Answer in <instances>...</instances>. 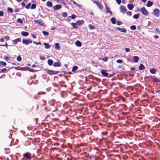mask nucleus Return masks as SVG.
<instances>
[{"instance_id":"nucleus-1","label":"nucleus","mask_w":160,"mask_h":160,"mask_svg":"<svg viewBox=\"0 0 160 160\" xmlns=\"http://www.w3.org/2000/svg\"><path fill=\"white\" fill-rule=\"evenodd\" d=\"M32 41L30 39H23L22 40V43L24 44H25L26 45L28 44L29 43H32Z\"/></svg>"},{"instance_id":"nucleus-2","label":"nucleus","mask_w":160,"mask_h":160,"mask_svg":"<svg viewBox=\"0 0 160 160\" xmlns=\"http://www.w3.org/2000/svg\"><path fill=\"white\" fill-rule=\"evenodd\" d=\"M47 72L50 75H54L56 74L59 73V72L58 71H54L52 70H47Z\"/></svg>"},{"instance_id":"nucleus-3","label":"nucleus","mask_w":160,"mask_h":160,"mask_svg":"<svg viewBox=\"0 0 160 160\" xmlns=\"http://www.w3.org/2000/svg\"><path fill=\"white\" fill-rule=\"evenodd\" d=\"M34 22L37 24H38L41 26H43L44 25V23L41 19H39L37 20H34Z\"/></svg>"},{"instance_id":"nucleus-4","label":"nucleus","mask_w":160,"mask_h":160,"mask_svg":"<svg viewBox=\"0 0 160 160\" xmlns=\"http://www.w3.org/2000/svg\"><path fill=\"white\" fill-rule=\"evenodd\" d=\"M140 11L142 13L145 15H147L148 14V12L146 10L144 7H142L141 8Z\"/></svg>"},{"instance_id":"nucleus-5","label":"nucleus","mask_w":160,"mask_h":160,"mask_svg":"<svg viewBox=\"0 0 160 160\" xmlns=\"http://www.w3.org/2000/svg\"><path fill=\"white\" fill-rule=\"evenodd\" d=\"M31 154L29 152H26L23 154V157L24 158H25L29 160L31 159Z\"/></svg>"},{"instance_id":"nucleus-6","label":"nucleus","mask_w":160,"mask_h":160,"mask_svg":"<svg viewBox=\"0 0 160 160\" xmlns=\"http://www.w3.org/2000/svg\"><path fill=\"white\" fill-rule=\"evenodd\" d=\"M120 12L123 13H125L127 11V9L126 7L122 5L120 6Z\"/></svg>"},{"instance_id":"nucleus-7","label":"nucleus","mask_w":160,"mask_h":160,"mask_svg":"<svg viewBox=\"0 0 160 160\" xmlns=\"http://www.w3.org/2000/svg\"><path fill=\"white\" fill-rule=\"evenodd\" d=\"M27 67H21L19 66L15 67L14 68L16 70L21 71H26Z\"/></svg>"},{"instance_id":"nucleus-8","label":"nucleus","mask_w":160,"mask_h":160,"mask_svg":"<svg viewBox=\"0 0 160 160\" xmlns=\"http://www.w3.org/2000/svg\"><path fill=\"white\" fill-rule=\"evenodd\" d=\"M106 71L107 70L104 69H102L101 70V74L105 77H107L108 76V74L106 72Z\"/></svg>"},{"instance_id":"nucleus-9","label":"nucleus","mask_w":160,"mask_h":160,"mask_svg":"<svg viewBox=\"0 0 160 160\" xmlns=\"http://www.w3.org/2000/svg\"><path fill=\"white\" fill-rule=\"evenodd\" d=\"M105 9L106 12L107 13H109L110 15H112V12L110 10V9L108 7L106 4H105Z\"/></svg>"},{"instance_id":"nucleus-10","label":"nucleus","mask_w":160,"mask_h":160,"mask_svg":"<svg viewBox=\"0 0 160 160\" xmlns=\"http://www.w3.org/2000/svg\"><path fill=\"white\" fill-rule=\"evenodd\" d=\"M94 3L95 4H96L98 8L100 9H102L103 8L102 7L101 4L100 2H98L97 1H94Z\"/></svg>"},{"instance_id":"nucleus-11","label":"nucleus","mask_w":160,"mask_h":160,"mask_svg":"<svg viewBox=\"0 0 160 160\" xmlns=\"http://www.w3.org/2000/svg\"><path fill=\"white\" fill-rule=\"evenodd\" d=\"M154 14L157 17H158L159 15V11L158 9H155L153 11Z\"/></svg>"},{"instance_id":"nucleus-12","label":"nucleus","mask_w":160,"mask_h":160,"mask_svg":"<svg viewBox=\"0 0 160 160\" xmlns=\"http://www.w3.org/2000/svg\"><path fill=\"white\" fill-rule=\"evenodd\" d=\"M62 8V6L60 5H57L55 6H54L53 7V9L55 10H58L60 8Z\"/></svg>"},{"instance_id":"nucleus-13","label":"nucleus","mask_w":160,"mask_h":160,"mask_svg":"<svg viewBox=\"0 0 160 160\" xmlns=\"http://www.w3.org/2000/svg\"><path fill=\"white\" fill-rule=\"evenodd\" d=\"M116 29L122 32H127V30L126 29L122 28H120L119 27H118L116 28Z\"/></svg>"},{"instance_id":"nucleus-14","label":"nucleus","mask_w":160,"mask_h":160,"mask_svg":"<svg viewBox=\"0 0 160 160\" xmlns=\"http://www.w3.org/2000/svg\"><path fill=\"white\" fill-rule=\"evenodd\" d=\"M21 38H18L13 41V42L15 44H16L18 42L21 41Z\"/></svg>"},{"instance_id":"nucleus-15","label":"nucleus","mask_w":160,"mask_h":160,"mask_svg":"<svg viewBox=\"0 0 160 160\" xmlns=\"http://www.w3.org/2000/svg\"><path fill=\"white\" fill-rule=\"evenodd\" d=\"M21 34L22 36L26 37L29 35V33L27 32L22 31L21 32Z\"/></svg>"},{"instance_id":"nucleus-16","label":"nucleus","mask_w":160,"mask_h":160,"mask_svg":"<svg viewBox=\"0 0 160 160\" xmlns=\"http://www.w3.org/2000/svg\"><path fill=\"white\" fill-rule=\"evenodd\" d=\"M139 58L138 56H134L133 58V60L135 62H138L139 60Z\"/></svg>"},{"instance_id":"nucleus-17","label":"nucleus","mask_w":160,"mask_h":160,"mask_svg":"<svg viewBox=\"0 0 160 160\" xmlns=\"http://www.w3.org/2000/svg\"><path fill=\"white\" fill-rule=\"evenodd\" d=\"M127 7L129 9L132 10L134 8V6L132 4H128L127 5Z\"/></svg>"},{"instance_id":"nucleus-18","label":"nucleus","mask_w":160,"mask_h":160,"mask_svg":"<svg viewBox=\"0 0 160 160\" xmlns=\"http://www.w3.org/2000/svg\"><path fill=\"white\" fill-rule=\"evenodd\" d=\"M46 5L48 7H52V4L51 2L48 1L46 3Z\"/></svg>"},{"instance_id":"nucleus-19","label":"nucleus","mask_w":160,"mask_h":160,"mask_svg":"<svg viewBox=\"0 0 160 160\" xmlns=\"http://www.w3.org/2000/svg\"><path fill=\"white\" fill-rule=\"evenodd\" d=\"M28 70L29 72H35L37 71V70L33 69L31 68H29V67H27V70Z\"/></svg>"},{"instance_id":"nucleus-20","label":"nucleus","mask_w":160,"mask_h":160,"mask_svg":"<svg viewBox=\"0 0 160 160\" xmlns=\"http://www.w3.org/2000/svg\"><path fill=\"white\" fill-rule=\"evenodd\" d=\"M150 72L152 74H155L157 72V70L154 68H151L150 70Z\"/></svg>"},{"instance_id":"nucleus-21","label":"nucleus","mask_w":160,"mask_h":160,"mask_svg":"<svg viewBox=\"0 0 160 160\" xmlns=\"http://www.w3.org/2000/svg\"><path fill=\"white\" fill-rule=\"evenodd\" d=\"M75 45L78 47H80L82 45V43L81 42L78 40H77L75 42Z\"/></svg>"},{"instance_id":"nucleus-22","label":"nucleus","mask_w":160,"mask_h":160,"mask_svg":"<svg viewBox=\"0 0 160 160\" xmlns=\"http://www.w3.org/2000/svg\"><path fill=\"white\" fill-rule=\"evenodd\" d=\"M138 68L139 70H142L145 69V67L142 64H141Z\"/></svg>"},{"instance_id":"nucleus-23","label":"nucleus","mask_w":160,"mask_h":160,"mask_svg":"<svg viewBox=\"0 0 160 160\" xmlns=\"http://www.w3.org/2000/svg\"><path fill=\"white\" fill-rule=\"evenodd\" d=\"M48 63L49 66H51L53 64V61L51 59H48Z\"/></svg>"},{"instance_id":"nucleus-24","label":"nucleus","mask_w":160,"mask_h":160,"mask_svg":"<svg viewBox=\"0 0 160 160\" xmlns=\"http://www.w3.org/2000/svg\"><path fill=\"white\" fill-rule=\"evenodd\" d=\"M110 20L112 23L113 24H115L116 22V19L115 18L112 17L110 19Z\"/></svg>"},{"instance_id":"nucleus-25","label":"nucleus","mask_w":160,"mask_h":160,"mask_svg":"<svg viewBox=\"0 0 160 160\" xmlns=\"http://www.w3.org/2000/svg\"><path fill=\"white\" fill-rule=\"evenodd\" d=\"M55 48L56 49L59 50L60 49L59 44L58 43H56L55 44Z\"/></svg>"},{"instance_id":"nucleus-26","label":"nucleus","mask_w":160,"mask_h":160,"mask_svg":"<svg viewBox=\"0 0 160 160\" xmlns=\"http://www.w3.org/2000/svg\"><path fill=\"white\" fill-rule=\"evenodd\" d=\"M78 68V67L77 66H74L72 68V72H75L76 70H77Z\"/></svg>"},{"instance_id":"nucleus-27","label":"nucleus","mask_w":160,"mask_h":160,"mask_svg":"<svg viewBox=\"0 0 160 160\" xmlns=\"http://www.w3.org/2000/svg\"><path fill=\"white\" fill-rule=\"evenodd\" d=\"M147 2L146 5L148 7H150L153 4V3L150 1H148Z\"/></svg>"},{"instance_id":"nucleus-28","label":"nucleus","mask_w":160,"mask_h":160,"mask_svg":"<svg viewBox=\"0 0 160 160\" xmlns=\"http://www.w3.org/2000/svg\"><path fill=\"white\" fill-rule=\"evenodd\" d=\"M53 66L55 67H59L60 66V65L59 63L58 62H55L54 63Z\"/></svg>"},{"instance_id":"nucleus-29","label":"nucleus","mask_w":160,"mask_h":160,"mask_svg":"<svg viewBox=\"0 0 160 160\" xmlns=\"http://www.w3.org/2000/svg\"><path fill=\"white\" fill-rule=\"evenodd\" d=\"M139 16H140L139 14L138 13L136 14H135V15H134L133 16V18L135 19H137L139 18Z\"/></svg>"},{"instance_id":"nucleus-30","label":"nucleus","mask_w":160,"mask_h":160,"mask_svg":"<svg viewBox=\"0 0 160 160\" xmlns=\"http://www.w3.org/2000/svg\"><path fill=\"white\" fill-rule=\"evenodd\" d=\"M88 27L89 28L91 29H95V27L92 25L91 24H89Z\"/></svg>"},{"instance_id":"nucleus-31","label":"nucleus","mask_w":160,"mask_h":160,"mask_svg":"<svg viewBox=\"0 0 160 160\" xmlns=\"http://www.w3.org/2000/svg\"><path fill=\"white\" fill-rule=\"evenodd\" d=\"M75 23L77 25H80L82 24V23L81 22V21L80 20L77 21Z\"/></svg>"},{"instance_id":"nucleus-32","label":"nucleus","mask_w":160,"mask_h":160,"mask_svg":"<svg viewBox=\"0 0 160 160\" xmlns=\"http://www.w3.org/2000/svg\"><path fill=\"white\" fill-rule=\"evenodd\" d=\"M22 59L21 55L18 56L17 58V60L18 62H20L22 60Z\"/></svg>"},{"instance_id":"nucleus-33","label":"nucleus","mask_w":160,"mask_h":160,"mask_svg":"<svg viewBox=\"0 0 160 160\" xmlns=\"http://www.w3.org/2000/svg\"><path fill=\"white\" fill-rule=\"evenodd\" d=\"M0 64L1 65L3 66H5L7 64L6 62H3L2 61H0Z\"/></svg>"},{"instance_id":"nucleus-34","label":"nucleus","mask_w":160,"mask_h":160,"mask_svg":"<svg viewBox=\"0 0 160 160\" xmlns=\"http://www.w3.org/2000/svg\"><path fill=\"white\" fill-rule=\"evenodd\" d=\"M43 44L45 45L46 48L48 49L49 48V45L48 44L46 43H44Z\"/></svg>"},{"instance_id":"nucleus-35","label":"nucleus","mask_w":160,"mask_h":160,"mask_svg":"<svg viewBox=\"0 0 160 160\" xmlns=\"http://www.w3.org/2000/svg\"><path fill=\"white\" fill-rule=\"evenodd\" d=\"M7 11L10 13H12L13 12V9L10 8H8Z\"/></svg>"},{"instance_id":"nucleus-36","label":"nucleus","mask_w":160,"mask_h":160,"mask_svg":"<svg viewBox=\"0 0 160 160\" xmlns=\"http://www.w3.org/2000/svg\"><path fill=\"white\" fill-rule=\"evenodd\" d=\"M131 29L132 30H135L136 29V27L135 25L131 26L130 27Z\"/></svg>"},{"instance_id":"nucleus-37","label":"nucleus","mask_w":160,"mask_h":160,"mask_svg":"<svg viewBox=\"0 0 160 160\" xmlns=\"http://www.w3.org/2000/svg\"><path fill=\"white\" fill-rule=\"evenodd\" d=\"M36 7V5L35 4H32L31 7V9H35Z\"/></svg>"},{"instance_id":"nucleus-38","label":"nucleus","mask_w":160,"mask_h":160,"mask_svg":"<svg viewBox=\"0 0 160 160\" xmlns=\"http://www.w3.org/2000/svg\"><path fill=\"white\" fill-rule=\"evenodd\" d=\"M62 15L64 17H66L67 16V13L66 12H63L62 13Z\"/></svg>"},{"instance_id":"nucleus-39","label":"nucleus","mask_w":160,"mask_h":160,"mask_svg":"<svg viewBox=\"0 0 160 160\" xmlns=\"http://www.w3.org/2000/svg\"><path fill=\"white\" fill-rule=\"evenodd\" d=\"M76 23L74 22L71 23V24L73 28H78L75 26Z\"/></svg>"},{"instance_id":"nucleus-40","label":"nucleus","mask_w":160,"mask_h":160,"mask_svg":"<svg viewBox=\"0 0 160 160\" xmlns=\"http://www.w3.org/2000/svg\"><path fill=\"white\" fill-rule=\"evenodd\" d=\"M42 33L45 36H47L49 35L48 32L46 31H43Z\"/></svg>"},{"instance_id":"nucleus-41","label":"nucleus","mask_w":160,"mask_h":160,"mask_svg":"<svg viewBox=\"0 0 160 160\" xmlns=\"http://www.w3.org/2000/svg\"><path fill=\"white\" fill-rule=\"evenodd\" d=\"M153 80L155 82H158L160 81V80L157 78H154Z\"/></svg>"},{"instance_id":"nucleus-42","label":"nucleus","mask_w":160,"mask_h":160,"mask_svg":"<svg viewBox=\"0 0 160 160\" xmlns=\"http://www.w3.org/2000/svg\"><path fill=\"white\" fill-rule=\"evenodd\" d=\"M17 21L18 22L20 23H23V21L22 20V19L21 18H18L17 19Z\"/></svg>"},{"instance_id":"nucleus-43","label":"nucleus","mask_w":160,"mask_h":160,"mask_svg":"<svg viewBox=\"0 0 160 160\" xmlns=\"http://www.w3.org/2000/svg\"><path fill=\"white\" fill-rule=\"evenodd\" d=\"M4 58L5 60H8L10 59V58L9 57L5 56L4 57Z\"/></svg>"},{"instance_id":"nucleus-44","label":"nucleus","mask_w":160,"mask_h":160,"mask_svg":"<svg viewBox=\"0 0 160 160\" xmlns=\"http://www.w3.org/2000/svg\"><path fill=\"white\" fill-rule=\"evenodd\" d=\"M102 60L104 62H107L108 60V58L107 57H105L103 58L102 59Z\"/></svg>"},{"instance_id":"nucleus-45","label":"nucleus","mask_w":160,"mask_h":160,"mask_svg":"<svg viewBox=\"0 0 160 160\" xmlns=\"http://www.w3.org/2000/svg\"><path fill=\"white\" fill-rule=\"evenodd\" d=\"M126 14L128 16H131L132 15V12L128 11L127 12Z\"/></svg>"},{"instance_id":"nucleus-46","label":"nucleus","mask_w":160,"mask_h":160,"mask_svg":"<svg viewBox=\"0 0 160 160\" xmlns=\"http://www.w3.org/2000/svg\"><path fill=\"white\" fill-rule=\"evenodd\" d=\"M40 58L42 60H44L45 59V58L43 56L41 55L40 56Z\"/></svg>"},{"instance_id":"nucleus-47","label":"nucleus","mask_w":160,"mask_h":160,"mask_svg":"<svg viewBox=\"0 0 160 160\" xmlns=\"http://www.w3.org/2000/svg\"><path fill=\"white\" fill-rule=\"evenodd\" d=\"M31 5V3H29L28 5H27V6H26V8L27 9H29V8L30 6Z\"/></svg>"},{"instance_id":"nucleus-48","label":"nucleus","mask_w":160,"mask_h":160,"mask_svg":"<svg viewBox=\"0 0 160 160\" xmlns=\"http://www.w3.org/2000/svg\"><path fill=\"white\" fill-rule=\"evenodd\" d=\"M116 62L118 63H122L123 61L121 59H119L117 60Z\"/></svg>"},{"instance_id":"nucleus-49","label":"nucleus","mask_w":160,"mask_h":160,"mask_svg":"<svg viewBox=\"0 0 160 160\" xmlns=\"http://www.w3.org/2000/svg\"><path fill=\"white\" fill-rule=\"evenodd\" d=\"M72 1L74 5H76L79 7H80V5L78 4L75 1L73 0H72Z\"/></svg>"},{"instance_id":"nucleus-50","label":"nucleus","mask_w":160,"mask_h":160,"mask_svg":"<svg viewBox=\"0 0 160 160\" xmlns=\"http://www.w3.org/2000/svg\"><path fill=\"white\" fill-rule=\"evenodd\" d=\"M71 18L72 19H74L76 17V16L75 14H72V15L71 16Z\"/></svg>"},{"instance_id":"nucleus-51","label":"nucleus","mask_w":160,"mask_h":160,"mask_svg":"<svg viewBox=\"0 0 160 160\" xmlns=\"http://www.w3.org/2000/svg\"><path fill=\"white\" fill-rule=\"evenodd\" d=\"M5 39L7 40H8L9 39V37L8 36H6L4 37Z\"/></svg>"},{"instance_id":"nucleus-52","label":"nucleus","mask_w":160,"mask_h":160,"mask_svg":"<svg viewBox=\"0 0 160 160\" xmlns=\"http://www.w3.org/2000/svg\"><path fill=\"white\" fill-rule=\"evenodd\" d=\"M116 1L118 5L120 4L121 3V0H116Z\"/></svg>"},{"instance_id":"nucleus-53","label":"nucleus","mask_w":160,"mask_h":160,"mask_svg":"<svg viewBox=\"0 0 160 160\" xmlns=\"http://www.w3.org/2000/svg\"><path fill=\"white\" fill-rule=\"evenodd\" d=\"M7 70V69L5 68H2L1 70V71L2 72H4L5 71H6Z\"/></svg>"},{"instance_id":"nucleus-54","label":"nucleus","mask_w":160,"mask_h":160,"mask_svg":"<svg viewBox=\"0 0 160 160\" xmlns=\"http://www.w3.org/2000/svg\"><path fill=\"white\" fill-rule=\"evenodd\" d=\"M3 14H4L3 12L2 11H0V16L2 17L3 16Z\"/></svg>"},{"instance_id":"nucleus-55","label":"nucleus","mask_w":160,"mask_h":160,"mask_svg":"<svg viewBox=\"0 0 160 160\" xmlns=\"http://www.w3.org/2000/svg\"><path fill=\"white\" fill-rule=\"evenodd\" d=\"M122 23V22L120 21L117 22V24L118 25H120Z\"/></svg>"},{"instance_id":"nucleus-56","label":"nucleus","mask_w":160,"mask_h":160,"mask_svg":"<svg viewBox=\"0 0 160 160\" xmlns=\"http://www.w3.org/2000/svg\"><path fill=\"white\" fill-rule=\"evenodd\" d=\"M31 36L34 38H36V37L34 34H32Z\"/></svg>"},{"instance_id":"nucleus-57","label":"nucleus","mask_w":160,"mask_h":160,"mask_svg":"<svg viewBox=\"0 0 160 160\" xmlns=\"http://www.w3.org/2000/svg\"><path fill=\"white\" fill-rule=\"evenodd\" d=\"M21 5L22 6H23V7H24L25 6V3L24 2H22L21 3Z\"/></svg>"},{"instance_id":"nucleus-58","label":"nucleus","mask_w":160,"mask_h":160,"mask_svg":"<svg viewBox=\"0 0 160 160\" xmlns=\"http://www.w3.org/2000/svg\"><path fill=\"white\" fill-rule=\"evenodd\" d=\"M33 43L36 44L37 45H39V44H41V43H40V42H35L34 41L33 42Z\"/></svg>"},{"instance_id":"nucleus-59","label":"nucleus","mask_w":160,"mask_h":160,"mask_svg":"<svg viewBox=\"0 0 160 160\" xmlns=\"http://www.w3.org/2000/svg\"><path fill=\"white\" fill-rule=\"evenodd\" d=\"M4 41V39L3 38H1L0 39V41L1 42H3Z\"/></svg>"},{"instance_id":"nucleus-60","label":"nucleus","mask_w":160,"mask_h":160,"mask_svg":"<svg viewBox=\"0 0 160 160\" xmlns=\"http://www.w3.org/2000/svg\"><path fill=\"white\" fill-rule=\"evenodd\" d=\"M154 37L155 38H158V36L157 35H155L154 36Z\"/></svg>"},{"instance_id":"nucleus-61","label":"nucleus","mask_w":160,"mask_h":160,"mask_svg":"<svg viewBox=\"0 0 160 160\" xmlns=\"http://www.w3.org/2000/svg\"><path fill=\"white\" fill-rule=\"evenodd\" d=\"M71 17V16H68L67 18V19H68L69 20H70Z\"/></svg>"},{"instance_id":"nucleus-62","label":"nucleus","mask_w":160,"mask_h":160,"mask_svg":"<svg viewBox=\"0 0 160 160\" xmlns=\"http://www.w3.org/2000/svg\"><path fill=\"white\" fill-rule=\"evenodd\" d=\"M113 76V74H110V75H109L108 76V77L110 78V77H112Z\"/></svg>"},{"instance_id":"nucleus-63","label":"nucleus","mask_w":160,"mask_h":160,"mask_svg":"<svg viewBox=\"0 0 160 160\" xmlns=\"http://www.w3.org/2000/svg\"><path fill=\"white\" fill-rule=\"evenodd\" d=\"M61 3L62 4H64V5H66V4L64 1H62Z\"/></svg>"},{"instance_id":"nucleus-64","label":"nucleus","mask_w":160,"mask_h":160,"mask_svg":"<svg viewBox=\"0 0 160 160\" xmlns=\"http://www.w3.org/2000/svg\"><path fill=\"white\" fill-rule=\"evenodd\" d=\"M135 69V68L134 67H132L131 68V70L132 71L134 70Z\"/></svg>"}]
</instances>
